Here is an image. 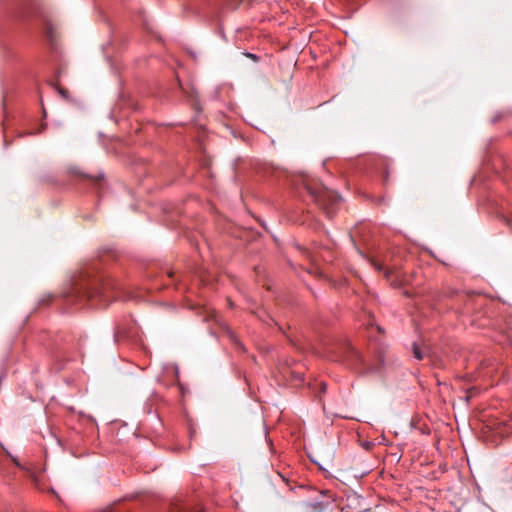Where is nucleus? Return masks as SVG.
<instances>
[{"label": "nucleus", "mask_w": 512, "mask_h": 512, "mask_svg": "<svg viewBox=\"0 0 512 512\" xmlns=\"http://www.w3.org/2000/svg\"><path fill=\"white\" fill-rule=\"evenodd\" d=\"M115 283L110 278L98 277L78 284L74 289V298L79 303L91 307H104L116 297Z\"/></svg>", "instance_id": "obj_1"}, {"label": "nucleus", "mask_w": 512, "mask_h": 512, "mask_svg": "<svg viewBox=\"0 0 512 512\" xmlns=\"http://www.w3.org/2000/svg\"><path fill=\"white\" fill-rule=\"evenodd\" d=\"M308 191L317 205L329 218H332L340 206L341 197L335 191L329 190L326 187H309Z\"/></svg>", "instance_id": "obj_2"}, {"label": "nucleus", "mask_w": 512, "mask_h": 512, "mask_svg": "<svg viewBox=\"0 0 512 512\" xmlns=\"http://www.w3.org/2000/svg\"><path fill=\"white\" fill-rule=\"evenodd\" d=\"M331 353L332 360L341 361L350 366H357L362 362L360 353L346 341L335 344Z\"/></svg>", "instance_id": "obj_3"}, {"label": "nucleus", "mask_w": 512, "mask_h": 512, "mask_svg": "<svg viewBox=\"0 0 512 512\" xmlns=\"http://www.w3.org/2000/svg\"><path fill=\"white\" fill-rule=\"evenodd\" d=\"M371 264L373 267L379 271L383 272L386 279L391 281L392 283L394 280H392V276L395 275L396 279L400 277L399 271L401 269L400 261L392 255L389 259H386L384 263L378 262L376 260L371 259Z\"/></svg>", "instance_id": "obj_4"}, {"label": "nucleus", "mask_w": 512, "mask_h": 512, "mask_svg": "<svg viewBox=\"0 0 512 512\" xmlns=\"http://www.w3.org/2000/svg\"><path fill=\"white\" fill-rule=\"evenodd\" d=\"M329 505L330 502L328 501L314 500L305 502L303 507L304 512H324L328 509Z\"/></svg>", "instance_id": "obj_5"}, {"label": "nucleus", "mask_w": 512, "mask_h": 512, "mask_svg": "<svg viewBox=\"0 0 512 512\" xmlns=\"http://www.w3.org/2000/svg\"><path fill=\"white\" fill-rule=\"evenodd\" d=\"M412 352L414 358L417 360H423L426 357H430L429 348L425 344L413 343Z\"/></svg>", "instance_id": "obj_6"}, {"label": "nucleus", "mask_w": 512, "mask_h": 512, "mask_svg": "<svg viewBox=\"0 0 512 512\" xmlns=\"http://www.w3.org/2000/svg\"><path fill=\"white\" fill-rule=\"evenodd\" d=\"M498 433L501 435L512 434V422L508 423V424H504L503 428H499Z\"/></svg>", "instance_id": "obj_7"}, {"label": "nucleus", "mask_w": 512, "mask_h": 512, "mask_svg": "<svg viewBox=\"0 0 512 512\" xmlns=\"http://www.w3.org/2000/svg\"><path fill=\"white\" fill-rule=\"evenodd\" d=\"M95 182H100L104 179V174H99L98 176L96 177H93L92 178Z\"/></svg>", "instance_id": "obj_8"}, {"label": "nucleus", "mask_w": 512, "mask_h": 512, "mask_svg": "<svg viewBox=\"0 0 512 512\" xmlns=\"http://www.w3.org/2000/svg\"><path fill=\"white\" fill-rule=\"evenodd\" d=\"M245 55L251 59H253L254 61L258 60V56L255 55V54H252V53H245Z\"/></svg>", "instance_id": "obj_9"}, {"label": "nucleus", "mask_w": 512, "mask_h": 512, "mask_svg": "<svg viewBox=\"0 0 512 512\" xmlns=\"http://www.w3.org/2000/svg\"><path fill=\"white\" fill-rule=\"evenodd\" d=\"M343 2H344L346 5L352 6L354 3H356V2H357V0H343Z\"/></svg>", "instance_id": "obj_10"}, {"label": "nucleus", "mask_w": 512, "mask_h": 512, "mask_svg": "<svg viewBox=\"0 0 512 512\" xmlns=\"http://www.w3.org/2000/svg\"><path fill=\"white\" fill-rule=\"evenodd\" d=\"M320 386H321L320 392L321 393H325L326 392V388H327L326 384L324 382H321Z\"/></svg>", "instance_id": "obj_11"}, {"label": "nucleus", "mask_w": 512, "mask_h": 512, "mask_svg": "<svg viewBox=\"0 0 512 512\" xmlns=\"http://www.w3.org/2000/svg\"><path fill=\"white\" fill-rule=\"evenodd\" d=\"M59 92L61 93V95H62L63 97H67V93H68V92H67L66 90H64V89H59Z\"/></svg>", "instance_id": "obj_12"}, {"label": "nucleus", "mask_w": 512, "mask_h": 512, "mask_svg": "<svg viewBox=\"0 0 512 512\" xmlns=\"http://www.w3.org/2000/svg\"><path fill=\"white\" fill-rule=\"evenodd\" d=\"M237 5H238V4H235V5H233V6H230L229 8H230V9H235V8L237 7Z\"/></svg>", "instance_id": "obj_13"}]
</instances>
